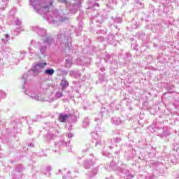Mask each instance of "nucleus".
Returning <instances> with one entry per match:
<instances>
[{
  "label": "nucleus",
  "instance_id": "7ed1b4c3",
  "mask_svg": "<svg viewBox=\"0 0 179 179\" xmlns=\"http://www.w3.org/2000/svg\"><path fill=\"white\" fill-rule=\"evenodd\" d=\"M41 69L37 64H36L32 70H29L27 74H24L22 76V82L23 83H26L27 80H29V78H33V76H36V75H38L40 73Z\"/></svg>",
  "mask_w": 179,
  "mask_h": 179
},
{
  "label": "nucleus",
  "instance_id": "de8ad7c7",
  "mask_svg": "<svg viewBox=\"0 0 179 179\" xmlns=\"http://www.w3.org/2000/svg\"><path fill=\"white\" fill-rule=\"evenodd\" d=\"M75 173H79V170L75 171Z\"/></svg>",
  "mask_w": 179,
  "mask_h": 179
},
{
  "label": "nucleus",
  "instance_id": "a878e982",
  "mask_svg": "<svg viewBox=\"0 0 179 179\" xmlns=\"http://www.w3.org/2000/svg\"><path fill=\"white\" fill-rule=\"evenodd\" d=\"M174 90V85H170L166 87L167 92H169V93H173V90Z\"/></svg>",
  "mask_w": 179,
  "mask_h": 179
},
{
  "label": "nucleus",
  "instance_id": "39448f33",
  "mask_svg": "<svg viewBox=\"0 0 179 179\" xmlns=\"http://www.w3.org/2000/svg\"><path fill=\"white\" fill-rule=\"evenodd\" d=\"M24 93L27 96H29L31 99H33L36 101L41 100L40 92H38V90L37 89H27L24 91Z\"/></svg>",
  "mask_w": 179,
  "mask_h": 179
},
{
  "label": "nucleus",
  "instance_id": "412c9836",
  "mask_svg": "<svg viewBox=\"0 0 179 179\" xmlns=\"http://www.w3.org/2000/svg\"><path fill=\"white\" fill-rule=\"evenodd\" d=\"M108 3L106 4L107 8H113V5H116L117 0H108Z\"/></svg>",
  "mask_w": 179,
  "mask_h": 179
},
{
  "label": "nucleus",
  "instance_id": "4c0bfd02",
  "mask_svg": "<svg viewBox=\"0 0 179 179\" xmlns=\"http://www.w3.org/2000/svg\"><path fill=\"white\" fill-rule=\"evenodd\" d=\"M60 2H62V3H65V5H68V1L66 0H60Z\"/></svg>",
  "mask_w": 179,
  "mask_h": 179
},
{
  "label": "nucleus",
  "instance_id": "37998d69",
  "mask_svg": "<svg viewBox=\"0 0 179 179\" xmlns=\"http://www.w3.org/2000/svg\"><path fill=\"white\" fill-rule=\"evenodd\" d=\"M28 50H29V52L31 54V51H33V49H31V48H29Z\"/></svg>",
  "mask_w": 179,
  "mask_h": 179
},
{
  "label": "nucleus",
  "instance_id": "a211bd4d",
  "mask_svg": "<svg viewBox=\"0 0 179 179\" xmlns=\"http://www.w3.org/2000/svg\"><path fill=\"white\" fill-rule=\"evenodd\" d=\"M55 72V71H54L52 69H47L45 70L44 73H45V75H48L49 76H52Z\"/></svg>",
  "mask_w": 179,
  "mask_h": 179
},
{
  "label": "nucleus",
  "instance_id": "6e6552de",
  "mask_svg": "<svg viewBox=\"0 0 179 179\" xmlns=\"http://www.w3.org/2000/svg\"><path fill=\"white\" fill-rule=\"evenodd\" d=\"M32 30L33 31L37 33V34H38V36H41V37H45L47 36V31L44 29L40 28L39 27H32Z\"/></svg>",
  "mask_w": 179,
  "mask_h": 179
},
{
  "label": "nucleus",
  "instance_id": "4468645a",
  "mask_svg": "<svg viewBox=\"0 0 179 179\" xmlns=\"http://www.w3.org/2000/svg\"><path fill=\"white\" fill-rule=\"evenodd\" d=\"M50 89V85L47 83L41 84V92L45 93Z\"/></svg>",
  "mask_w": 179,
  "mask_h": 179
},
{
  "label": "nucleus",
  "instance_id": "2eb2a0df",
  "mask_svg": "<svg viewBox=\"0 0 179 179\" xmlns=\"http://www.w3.org/2000/svg\"><path fill=\"white\" fill-rule=\"evenodd\" d=\"M110 121L115 125H120L121 124V119L120 117H112Z\"/></svg>",
  "mask_w": 179,
  "mask_h": 179
},
{
  "label": "nucleus",
  "instance_id": "f8f14e48",
  "mask_svg": "<svg viewBox=\"0 0 179 179\" xmlns=\"http://www.w3.org/2000/svg\"><path fill=\"white\" fill-rule=\"evenodd\" d=\"M69 118V115L64 113H60L59 115V121L60 122H66V120Z\"/></svg>",
  "mask_w": 179,
  "mask_h": 179
},
{
  "label": "nucleus",
  "instance_id": "cd10ccee",
  "mask_svg": "<svg viewBox=\"0 0 179 179\" xmlns=\"http://www.w3.org/2000/svg\"><path fill=\"white\" fill-rule=\"evenodd\" d=\"M55 97H56V99H59V98L62 97V92H56Z\"/></svg>",
  "mask_w": 179,
  "mask_h": 179
},
{
  "label": "nucleus",
  "instance_id": "79ce46f5",
  "mask_svg": "<svg viewBox=\"0 0 179 179\" xmlns=\"http://www.w3.org/2000/svg\"><path fill=\"white\" fill-rule=\"evenodd\" d=\"M96 174H97V170H94L93 176H96Z\"/></svg>",
  "mask_w": 179,
  "mask_h": 179
},
{
  "label": "nucleus",
  "instance_id": "864d4df0",
  "mask_svg": "<svg viewBox=\"0 0 179 179\" xmlns=\"http://www.w3.org/2000/svg\"><path fill=\"white\" fill-rule=\"evenodd\" d=\"M95 1H99V0H95Z\"/></svg>",
  "mask_w": 179,
  "mask_h": 179
},
{
  "label": "nucleus",
  "instance_id": "2f4dec72",
  "mask_svg": "<svg viewBox=\"0 0 179 179\" xmlns=\"http://www.w3.org/2000/svg\"><path fill=\"white\" fill-rule=\"evenodd\" d=\"M15 24L17 26H20V24H22V21H20L19 19H17L15 21Z\"/></svg>",
  "mask_w": 179,
  "mask_h": 179
},
{
  "label": "nucleus",
  "instance_id": "ddd939ff",
  "mask_svg": "<svg viewBox=\"0 0 179 179\" xmlns=\"http://www.w3.org/2000/svg\"><path fill=\"white\" fill-rule=\"evenodd\" d=\"M69 145V141L66 142L65 140H61L57 143H55V148H62V146H68Z\"/></svg>",
  "mask_w": 179,
  "mask_h": 179
},
{
  "label": "nucleus",
  "instance_id": "4be33fe9",
  "mask_svg": "<svg viewBox=\"0 0 179 179\" xmlns=\"http://www.w3.org/2000/svg\"><path fill=\"white\" fill-rule=\"evenodd\" d=\"M36 65L38 66V68L43 69V68H45V66H47V62H39L36 64Z\"/></svg>",
  "mask_w": 179,
  "mask_h": 179
},
{
  "label": "nucleus",
  "instance_id": "49530a36",
  "mask_svg": "<svg viewBox=\"0 0 179 179\" xmlns=\"http://www.w3.org/2000/svg\"><path fill=\"white\" fill-rule=\"evenodd\" d=\"M34 43H36V41H31V44H34Z\"/></svg>",
  "mask_w": 179,
  "mask_h": 179
},
{
  "label": "nucleus",
  "instance_id": "8fccbe9b",
  "mask_svg": "<svg viewBox=\"0 0 179 179\" xmlns=\"http://www.w3.org/2000/svg\"><path fill=\"white\" fill-rule=\"evenodd\" d=\"M80 30L82 31V27H80Z\"/></svg>",
  "mask_w": 179,
  "mask_h": 179
},
{
  "label": "nucleus",
  "instance_id": "473e14b6",
  "mask_svg": "<svg viewBox=\"0 0 179 179\" xmlns=\"http://www.w3.org/2000/svg\"><path fill=\"white\" fill-rule=\"evenodd\" d=\"M66 136L71 139V138H73V134L72 133H69V134H66Z\"/></svg>",
  "mask_w": 179,
  "mask_h": 179
},
{
  "label": "nucleus",
  "instance_id": "e433bc0d",
  "mask_svg": "<svg viewBox=\"0 0 179 179\" xmlns=\"http://www.w3.org/2000/svg\"><path fill=\"white\" fill-rule=\"evenodd\" d=\"M98 40H99V41H104V37H103V36H99V37H98Z\"/></svg>",
  "mask_w": 179,
  "mask_h": 179
},
{
  "label": "nucleus",
  "instance_id": "603ef678",
  "mask_svg": "<svg viewBox=\"0 0 179 179\" xmlns=\"http://www.w3.org/2000/svg\"><path fill=\"white\" fill-rule=\"evenodd\" d=\"M15 176H17V173H15Z\"/></svg>",
  "mask_w": 179,
  "mask_h": 179
},
{
  "label": "nucleus",
  "instance_id": "f03ea898",
  "mask_svg": "<svg viewBox=\"0 0 179 179\" xmlns=\"http://www.w3.org/2000/svg\"><path fill=\"white\" fill-rule=\"evenodd\" d=\"M55 41L50 36L45 37L41 42H38L36 43V47L38 50V55L39 58H44L47 57V52L48 48L55 44Z\"/></svg>",
  "mask_w": 179,
  "mask_h": 179
},
{
  "label": "nucleus",
  "instance_id": "7c9ffc66",
  "mask_svg": "<svg viewBox=\"0 0 179 179\" xmlns=\"http://www.w3.org/2000/svg\"><path fill=\"white\" fill-rule=\"evenodd\" d=\"M24 58V52H20V58L18 59H23Z\"/></svg>",
  "mask_w": 179,
  "mask_h": 179
},
{
  "label": "nucleus",
  "instance_id": "58836bf2",
  "mask_svg": "<svg viewBox=\"0 0 179 179\" xmlns=\"http://www.w3.org/2000/svg\"><path fill=\"white\" fill-rule=\"evenodd\" d=\"M145 179H153V176H146Z\"/></svg>",
  "mask_w": 179,
  "mask_h": 179
},
{
  "label": "nucleus",
  "instance_id": "c9c22d12",
  "mask_svg": "<svg viewBox=\"0 0 179 179\" xmlns=\"http://www.w3.org/2000/svg\"><path fill=\"white\" fill-rule=\"evenodd\" d=\"M5 38H6L5 42L7 43V41H8V38H9V34H6L5 35Z\"/></svg>",
  "mask_w": 179,
  "mask_h": 179
},
{
  "label": "nucleus",
  "instance_id": "5701e85b",
  "mask_svg": "<svg viewBox=\"0 0 179 179\" xmlns=\"http://www.w3.org/2000/svg\"><path fill=\"white\" fill-rule=\"evenodd\" d=\"M89 124H90V122H89V118L87 117H85L83 120V127L84 128H87V127H89Z\"/></svg>",
  "mask_w": 179,
  "mask_h": 179
},
{
  "label": "nucleus",
  "instance_id": "6ab92c4d",
  "mask_svg": "<svg viewBox=\"0 0 179 179\" xmlns=\"http://www.w3.org/2000/svg\"><path fill=\"white\" fill-rule=\"evenodd\" d=\"M61 86L62 87V90H64L66 89L67 87L69 86V83H68V81H66V80H62Z\"/></svg>",
  "mask_w": 179,
  "mask_h": 179
},
{
  "label": "nucleus",
  "instance_id": "c756f323",
  "mask_svg": "<svg viewBox=\"0 0 179 179\" xmlns=\"http://www.w3.org/2000/svg\"><path fill=\"white\" fill-rule=\"evenodd\" d=\"M80 76H82V75H80V72L76 71V73L74 74V78H80Z\"/></svg>",
  "mask_w": 179,
  "mask_h": 179
},
{
  "label": "nucleus",
  "instance_id": "a19ab883",
  "mask_svg": "<svg viewBox=\"0 0 179 179\" xmlns=\"http://www.w3.org/2000/svg\"><path fill=\"white\" fill-rule=\"evenodd\" d=\"M94 6H97V8H99V6H100V4H99L98 3H94Z\"/></svg>",
  "mask_w": 179,
  "mask_h": 179
},
{
  "label": "nucleus",
  "instance_id": "c03bdc74",
  "mask_svg": "<svg viewBox=\"0 0 179 179\" xmlns=\"http://www.w3.org/2000/svg\"><path fill=\"white\" fill-rule=\"evenodd\" d=\"M29 146H30V148H34V144L30 143V144H29Z\"/></svg>",
  "mask_w": 179,
  "mask_h": 179
},
{
  "label": "nucleus",
  "instance_id": "423d86ee",
  "mask_svg": "<svg viewBox=\"0 0 179 179\" xmlns=\"http://www.w3.org/2000/svg\"><path fill=\"white\" fill-rule=\"evenodd\" d=\"M56 174H62L64 178L66 179H72L76 177V175H74L73 173H72V172H71V171L66 169H64L63 170L59 169Z\"/></svg>",
  "mask_w": 179,
  "mask_h": 179
},
{
  "label": "nucleus",
  "instance_id": "b1692460",
  "mask_svg": "<svg viewBox=\"0 0 179 179\" xmlns=\"http://www.w3.org/2000/svg\"><path fill=\"white\" fill-rule=\"evenodd\" d=\"M54 138H55V135L51 133H48L46 136V139H48V141H50V139H54Z\"/></svg>",
  "mask_w": 179,
  "mask_h": 179
},
{
  "label": "nucleus",
  "instance_id": "dca6fc26",
  "mask_svg": "<svg viewBox=\"0 0 179 179\" xmlns=\"http://www.w3.org/2000/svg\"><path fill=\"white\" fill-rule=\"evenodd\" d=\"M72 64H73V62L72 61V57H69L66 59V68H71L72 66Z\"/></svg>",
  "mask_w": 179,
  "mask_h": 179
},
{
  "label": "nucleus",
  "instance_id": "aec40b11",
  "mask_svg": "<svg viewBox=\"0 0 179 179\" xmlns=\"http://www.w3.org/2000/svg\"><path fill=\"white\" fill-rule=\"evenodd\" d=\"M8 0H0V9H4L6 8Z\"/></svg>",
  "mask_w": 179,
  "mask_h": 179
},
{
  "label": "nucleus",
  "instance_id": "393cba45",
  "mask_svg": "<svg viewBox=\"0 0 179 179\" xmlns=\"http://www.w3.org/2000/svg\"><path fill=\"white\" fill-rule=\"evenodd\" d=\"M15 171L17 173H22V171H23V166L22 165H18L15 168Z\"/></svg>",
  "mask_w": 179,
  "mask_h": 179
},
{
  "label": "nucleus",
  "instance_id": "72a5a7b5",
  "mask_svg": "<svg viewBox=\"0 0 179 179\" xmlns=\"http://www.w3.org/2000/svg\"><path fill=\"white\" fill-rule=\"evenodd\" d=\"M167 135H170L169 132H164L162 135L160 136L161 138H163V136H167Z\"/></svg>",
  "mask_w": 179,
  "mask_h": 179
},
{
  "label": "nucleus",
  "instance_id": "3c124183",
  "mask_svg": "<svg viewBox=\"0 0 179 179\" xmlns=\"http://www.w3.org/2000/svg\"><path fill=\"white\" fill-rule=\"evenodd\" d=\"M15 31H18L17 29H15Z\"/></svg>",
  "mask_w": 179,
  "mask_h": 179
},
{
  "label": "nucleus",
  "instance_id": "f704fd0d",
  "mask_svg": "<svg viewBox=\"0 0 179 179\" xmlns=\"http://www.w3.org/2000/svg\"><path fill=\"white\" fill-rule=\"evenodd\" d=\"M75 73H76V71H71L70 73H69V76H73V78H75Z\"/></svg>",
  "mask_w": 179,
  "mask_h": 179
},
{
  "label": "nucleus",
  "instance_id": "ea45409f",
  "mask_svg": "<svg viewBox=\"0 0 179 179\" xmlns=\"http://www.w3.org/2000/svg\"><path fill=\"white\" fill-rule=\"evenodd\" d=\"M137 1V3H139L141 6H142V2L139 1V0H136Z\"/></svg>",
  "mask_w": 179,
  "mask_h": 179
},
{
  "label": "nucleus",
  "instance_id": "c85d7f7f",
  "mask_svg": "<svg viewBox=\"0 0 179 179\" xmlns=\"http://www.w3.org/2000/svg\"><path fill=\"white\" fill-rule=\"evenodd\" d=\"M6 94L3 91H0V99H5Z\"/></svg>",
  "mask_w": 179,
  "mask_h": 179
},
{
  "label": "nucleus",
  "instance_id": "f3484780",
  "mask_svg": "<svg viewBox=\"0 0 179 179\" xmlns=\"http://www.w3.org/2000/svg\"><path fill=\"white\" fill-rule=\"evenodd\" d=\"M43 170H45V172H44V171H43V173H44V174L45 176H47V177H50L51 176V173L50 172L52 170L51 166H48V167L43 169Z\"/></svg>",
  "mask_w": 179,
  "mask_h": 179
},
{
  "label": "nucleus",
  "instance_id": "20e7f679",
  "mask_svg": "<svg viewBox=\"0 0 179 179\" xmlns=\"http://www.w3.org/2000/svg\"><path fill=\"white\" fill-rule=\"evenodd\" d=\"M71 41V37H69L67 34H59L57 35V43H59L61 45L69 47Z\"/></svg>",
  "mask_w": 179,
  "mask_h": 179
},
{
  "label": "nucleus",
  "instance_id": "9b49d317",
  "mask_svg": "<svg viewBox=\"0 0 179 179\" xmlns=\"http://www.w3.org/2000/svg\"><path fill=\"white\" fill-rule=\"evenodd\" d=\"M94 166V162L92 159H87L84 162L85 169H92Z\"/></svg>",
  "mask_w": 179,
  "mask_h": 179
},
{
  "label": "nucleus",
  "instance_id": "bb28decb",
  "mask_svg": "<svg viewBox=\"0 0 179 179\" xmlns=\"http://www.w3.org/2000/svg\"><path fill=\"white\" fill-rule=\"evenodd\" d=\"M111 141L113 143H120V141H121V138L117 137L116 138H113Z\"/></svg>",
  "mask_w": 179,
  "mask_h": 179
},
{
  "label": "nucleus",
  "instance_id": "0eeeda50",
  "mask_svg": "<svg viewBox=\"0 0 179 179\" xmlns=\"http://www.w3.org/2000/svg\"><path fill=\"white\" fill-rule=\"evenodd\" d=\"M77 3L76 4H67L66 9L69 11V13H75L78 12L79 8H80V0H74Z\"/></svg>",
  "mask_w": 179,
  "mask_h": 179
},
{
  "label": "nucleus",
  "instance_id": "a18cd8bd",
  "mask_svg": "<svg viewBox=\"0 0 179 179\" xmlns=\"http://www.w3.org/2000/svg\"><path fill=\"white\" fill-rule=\"evenodd\" d=\"M17 179L22 178V174L19 175V176L17 178Z\"/></svg>",
  "mask_w": 179,
  "mask_h": 179
},
{
  "label": "nucleus",
  "instance_id": "f257e3e1",
  "mask_svg": "<svg viewBox=\"0 0 179 179\" xmlns=\"http://www.w3.org/2000/svg\"><path fill=\"white\" fill-rule=\"evenodd\" d=\"M29 4L33 6L37 13L41 15L44 19H47L49 23L53 24H59L62 22H66L69 18L65 15L59 14L58 10L50 11V6H52V1H50L49 5L41 3L40 0H29Z\"/></svg>",
  "mask_w": 179,
  "mask_h": 179
},
{
  "label": "nucleus",
  "instance_id": "9d476101",
  "mask_svg": "<svg viewBox=\"0 0 179 179\" xmlns=\"http://www.w3.org/2000/svg\"><path fill=\"white\" fill-rule=\"evenodd\" d=\"M106 170H108V171H111V170H121V167H120L117 163L113 161L110 162V165L106 167Z\"/></svg>",
  "mask_w": 179,
  "mask_h": 179
},
{
  "label": "nucleus",
  "instance_id": "09e8293b",
  "mask_svg": "<svg viewBox=\"0 0 179 179\" xmlns=\"http://www.w3.org/2000/svg\"><path fill=\"white\" fill-rule=\"evenodd\" d=\"M99 119H97V118H95V121H97Z\"/></svg>",
  "mask_w": 179,
  "mask_h": 179
},
{
  "label": "nucleus",
  "instance_id": "1a4fd4ad",
  "mask_svg": "<svg viewBox=\"0 0 179 179\" xmlns=\"http://www.w3.org/2000/svg\"><path fill=\"white\" fill-rule=\"evenodd\" d=\"M92 143H95V146L97 145H101V138L99 136V134L96 132L92 133Z\"/></svg>",
  "mask_w": 179,
  "mask_h": 179
}]
</instances>
